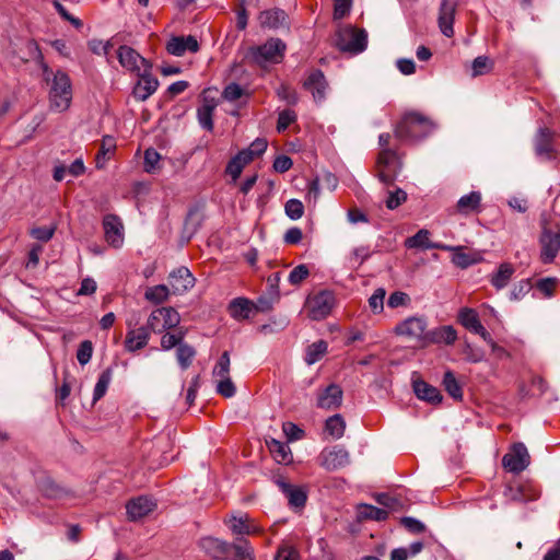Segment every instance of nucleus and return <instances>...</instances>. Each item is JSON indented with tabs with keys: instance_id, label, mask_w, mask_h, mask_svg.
<instances>
[{
	"instance_id": "f257e3e1",
	"label": "nucleus",
	"mask_w": 560,
	"mask_h": 560,
	"mask_svg": "<svg viewBox=\"0 0 560 560\" xmlns=\"http://www.w3.org/2000/svg\"><path fill=\"white\" fill-rule=\"evenodd\" d=\"M43 74L49 84V107L57 113L69 109L72 101V84L69 75L58 70L55 73L42 61Z\"/></svg>"
},
{
	"instance_id": "f03ea898",
	"label": "nucleus",
	"mask_w": 560,
	"mask_h": 560,
	"mask_svg": "<svg viewBox=\"0 0 560 560\" xmlns=\"http://www.w3.org/2000/svg\"><path fill=\"white\" fill-rule=\"evenodd\" d=\"M435 129L434 122L427 116L410 112L404 115L395 128V136L402 141L417 142L429 137Z\"/></svg>"
},
{
	"instance_id": "7ed1b4c3",
	"label": "nucleus",
	"mask_w": 560,
	"mask_h": 560,
	"mask_svg": "<svg viewBox=\"0 0 560 560\" xmlns=\"http://www.w3.org/2000/svg\"><path fill=\"white\" fill-rule=\"evenodd\" d=\"M287 45L280 38H269L259 46L250 47L247 57L259 67L282 61Z\"/></svg>"
},
{
	"instance_id": "20e7f679",
	"label": "nucleus",
	"mask_w": 560,
	"mask_h": 560,
	"mask_svg": "<svg viewBox=\"0 0 560 560\" xmlns=\"http://www.w3.org/2000/svg\"><path fill=\"white\" fill-rule=\"evenodd\" d=\"M335 44L340 51L358 55L366 49L368 33L365 30L346 25L336 32Z\"/></svg>"
},
{
	"instance_id": "39448f33",
	"label": "nucleus",
	"mask_w": 560,
	"mask_h": 560,
	"mask_svg": "<svg viewBox=\"0 0 560 560\" xmlns=\"http://www.w3.org/2000/svg\"><path fill=\"white\" fill-rule=\"evenodd\" d=\"M428 330V322L424 316H410L394 328L397 336L415 342L420 348L425 347Z\"/></svg>"
},
{
	"instance_id": "423d86ee",
	"label": "nucleus",
	"mask_w": 560,
	"mask_h": 560,
	"mask_svg": "<svg viewBox=\"0 0 560 560\" xmlns=\"http://www.w3.org/2000/svg\"><path fill=\"white\" fill-rule=\"evenodd\" d=\"M540 260L551 264L560 252V220L555 224V230L541 220V233L539 236Z\"/></svg>"
},
{
	"instance_id": "0eeeda50",
	"label": "nucleus",
	"mask_w": 560,
	"mask_h": 560,
	"mask_svg": "<svg viewBox=\"0 0 560 560\" xmlns=\"http://www.w3.org/2000/svg\"><path fill=\"white\" fill-rule=\"evenodd\" d=\"M402 163L394 150L384 149L380 152L376 162V172L378 179L389 186L396 180L400 173Z\"/></svg>"
},
{
	"instance_id": "6e6552de",
	"label": "nucleus",
	"mask_w": 560,
	"mask_h": 560,
	"mask_svg": "<svg viewBox=\"0 0 560 560\" xmlns=\"http://www.w3.org/2000/svg\"><path fill=\"white\" fill-rule=\"evenodd\" d=\"M335 306V295L331 291H320L306 302L308 315L314 320L327 317Z\"/></svg>"
},
{
	"instance_id": "1a4fd4ad",
	"label": "nucleus",
	"mask_w": 560,
	"mask_h": 560,
	"mask_svg": "<svg viewBox=\"0 0 560 560\" xmlns=\"http://www.w3.org/2000/svg\"><path fill=\"white\" fill-rule=\"evenodd\" d=\"M179 314L173 307H161L154 310L148 318V327L151 331L161 334L166 329L177 326Z\"/></svg>"
},
{
	"instance_id": "9d476101",
	"label": "nucleus",
	"mask_w": 560,
	"mask_h": 560,
	"mask_svg": "<svg viewBox=\"0 0 560 560\" xmlns=\"http://www.w3.org/2000/svg\"><path fill=\"white\" fill-rule=\"evenodd\" d=\"M529 464L530 456L523 443H515L502 458L503 467L513 474L522 472Z\"/></svg>"
},
{
	"instance_id": "9b49d317",
	"label": "nucleus",
	"mask_w": 560,
	"mask_h": 560,
	"mask_svg": "<svg viewBox=\"0 0 560 560\" xmlns=\"http://www.w3.org/2000/svg\"><path fill=\"white\" fill-rule=\"evenodd\" d=\"M273 482L288 499L292 509L304 508L307 500V492L304 487L291 485L281 476L275 477Z\"/></svg>"
},
{
	"instance_id": "f8f14e48",
	"label": "nucleus",
	"mask_w": 560,
	"mask_h": 560,
	"mask_svg": "<svg viewBox=\"0 0 560 560\" xmlns=\"http://www.w3.org/2000/svg\"><path fill=\"white\" fill-rule=\"evenodd\" d=\"M117 57L121 67L135 74L140 73L144 68H151L150 62L129 46H120Z\"/></svg>"
},
{
	"instance_id": "ddd939ff",
	"label": "nucleus",
	"mask_w": 560,
	"mask_h": 560,
	"mask_svg": "<svg viewBox=\"0 0 560 560\" xmlns=\"http://www.w3.org/2000/svg\"><path fill=\"white\" fill-rule=\"evenodd\" d=\"M534 148L536 155L544 161L557 159L556 149L553 147V132L547 128H539L534 139Z\"/></svg>"
},
{
	"instance_id": "4468645a",
	"label": "nucleus",
	"mask_w": 560,
	"mask_h": 560,
	"mask_svg": "<svg viewBox=\"0 0 560 560\" xmlns=\"http://www.w3.org/2000/svg\"><path fill=\"white\" fill-rule=\"evenodd\" d=\"M343 392L338 384H329L317 390L316 406L325 410L338 409L342 404Z\"/></svg>"
},
{
	"instance_id": "2eb2a0df",
	"label": "nucleus",
	"mask_w": 560,
	"mask_h": 560,
	"mask_svg": "<svg viewBox=\"0 0 560 560\" xmlns=\"http://www.w3.org/2000/svg\"><path fill=\"white\" fill-rule=\"evenodd\" d=\"M457 0H442L439 8L438 24L441 33L446 37L454 35V21L457 11Z\"/></svg>"
},
{
	"instance_id": "dca6fc26",
	"label": "nucleus",
	"mask_w": 560,
	"mask_h": 560,
	"mask_svg": "<svg viewBox=\"0 0 560 560\" xmlns=\"http://www.w3.org/2000/svg\"><path fill=\"white\" fill-rule=\"evenodd\" d=\"M350 462L349 453L341 447L324 450L319 455V464L325 469L332 471L345 467Z\"/></svg>"
},
{
	"instance_id": "f3484780",
	"label": "nucleus",
	"mask_w": 560,
	"mask_h": 560,
	"mask_svg": "<svg viewBox=\"0 0 560 560\" xmlns=\"http://www.w3.org/2000/svg\"><path fill=\"white\" fill-rule=\"evenodd\" d=\"M136 75L139 80L133 88V96L138 101H145L156 91L159 81L151 74V68H144L143 71Z\"/></svg>"
},
{
	"instance_id": "a211bd4d",
	"label": "nucleus",
	"mask_w": 560,
	"mask_h": 560,
	"mask_svg": "<svg viewBox=\"0 0 560 560\" xmlns=\"http://www.w3.org/2000/svg\"><path fill=\"white\" fill-rule=\"evenodd\" d=\"M106 242L115 248L124 243V225L117 215L108 214L103 220Z\"/></svg>"
},
{
	"instance_id": "6ab92c4d",
	"label": "nucleus",
	"mask_w": 560,
	"mask_h": 560,
	"mask_svg": "<svg viewBox=\"0 0 560 560\" xmlns=\"http://www.w3.org/2000/svg\"><path fill=\"white\" fill-rule=\"evenodd\" d=\"M166 50L173 56H184L188 52H197L199 50V44L195 36H172L166 43Z\"/></svg>"
},
{
	"instance_id": "aec40b11",
	"label": "nucleus",
	"mask_w": 560,
	"mask_h": 560,
	"mask_svg": "<svg viewBox=\"0 0 560 560\" xmlns=\"http://www.w3.org/2000/svg\"><path fill=\"white\" fill-rule=\"evenodd\" d=\"M171 289L174 294H183L195 285V277L187 267H179L168 276Z\"/></svg>"
},
{
	"instance_id": "412c9836",
	"label": "nucleus",
	"mask_w": 560,
	"mask_h": 560,
	"mask_svg": "<svg viewBox=\"0 0 560 560\" xmlns=\"http://www.w3.org/2000/svg\"><path fill=\"white\" fill-rule=\"evenodd\" d=\"M156 506L155 502L148 497H138L130 500L127 505V515L130 521H138L150 514Z\"/></svg>"
},
{
	"instance_id": "4be33fe9",
	"label": "nucleus",
	"mask_w": 560,
	"mask_h": 560,
	"mask_svg": "<svg viewBox=\"0 0 560 560\" xmlns=\"http://www.w3.org/2000/svg\"><path fill=\"white\" fill-rule=\"evenodd\" d=\"M199 546L213 559H225L231 553L230 544L213 537L200 539Z\"/></svg>"
},
{
	"instance_id": "5701e85b",
	"label": "nucleus",
	"mask_w": 560,
	"mask_h": 560,
	"mask_svg": "<svg viewBox=\"0 0 560 560\" xmlns=\"http://www.w3.org/2000/svg\"><path fill=\"white\" fill-rule=\"evenodd\" d=\"M304 88L310 91L315 102H322L326 96L327 82L320 70H314L310 73Z\"/></svg>"
},
{
	"instance_id": "b1692460",
	"label": "nucleus",
	"mask_w": 560,
	"mask_h": 560,
	"mask_svg": "<svg viewBox=\"0 0 560 560\" xmlns=\"http://www.w3.org/2000/svg\"><path fill=\"white\" fill-rule=\"evenodd\" d=\"M149 338L150 328L148 326L129 329L125 339V348L129 352L140 350L148 345Z\"/></svg>"
},
{
	"instance_id": "393cba45",
	"label": "nucleus",
	"mask_w": 560,
	"mask_h": 560,
	"mask_svg": "<svg viewBox=\"0 0 560 560\" xmlns=\"http://www.w3.org/2000/svg\"><path fill=\"white\" fill-rule=\"evenodd\" d=\"M482 196L479 191H470L462 196L456 203V211L463 215L480 213Z\"/></svg>"
},
{
	"instance_id": "a878e982",
	"label": "nucleus",
	"mask_w": 560,
	"mask_h": 560,
	"mask_svg": "<svg viewBox=\"0 0 560 560\" xmlns=\"http://www.w3.org/2000/svg\"><path fill=\"white\" fill-rule=\"evenodd\" d=\"M457 339V332L453 326H441L433 330H428L425 347L433 343L453 345Z\"/></svg>"
},
{
	"instance_id": "bb28decb",
	"label": "nucleus",
	"mask_w": 560,
	"mask_h": 560,
	"mask_svg": "<svg viewBox=\"0 0 560 560\" xmlns=\"http://www.w3.org/2000/svg\"><path fill=\"white\" fill-rule=\"evenodd\" d=\"M407 248H422V249H451V246L431 243L430 232L428 230H419L413 236L408 237L405 242Z\"/></svg>"
},
{
	"instance_id": "cd10ccee",
	"label": "nucleus",
	"mask_w": 560,
	"mask_h": 560,
	"mask_svg": "<svg viewBox=\"0 0 560 560\" xmlns=\"http://www.w3.org/2000/svg\"><path fill=\"white\" fill-rule=\"evenodd\" d=\"M287 13L281 9H270L259 14V23L262 27L279 28L287 24Z\"/></svg>"
},
{
	"instance_id": "c85d7f7f",
	"label": "nucleus",
	"mask_w": 560,
	"mask_h": 560,
	"mask_svg": "<svg viewBox=\"0 0 560 560\" xmlns=\"http://www.w3.org/2000/svg\"><path fill=\"white\" fill-rule=\"evenodd\" d=\"M255 310L256 307L254 304L245 298L234 299L229 305L231 316L237 320L249 318L254 314Z\"/></svg>"
},
{
	"instance_id": "c756f323",
	"label": "nucleus",
	"mask_w": 560,
	"mask_h": 560,
	"mask_svg": "<svg viewBox=\"0 0 560 560\" xmlns=\"http://www.w3.org/2000/svg\"><path fill=\"white\" fill-rule=\"evenodd\" d=\"M413 390L416 396L421 400L430 404H440L442 401L441 392L424 381L413 382Z\"/></svg>"
},
{
	"instance_id": "7c9ffc66",
	"label": "nucleus",
	"mask_w": 560,
	"mask_h": 560,
	"mask_svg": "<svg viewBox=\"0 0 560 560\" xmlns=\"http://www.w3.org/2000/svg\"><path fill=\"white\" fill-rule=\"evenodd\" d=\"M215 107L217 103L214 100L205 98L202 105L197 109L199 124L206 130L211 131L213 129L212 116Z\"/></svg>"
},
{
	"instance_id": "2f4dec72",
	"label": "nucleus",
	"mask_w": 560,
	"mask_h": 560,
	"mask_svg": "<svg viewBox=\"0 0 560 560\" xmlns=\"http://www.w3.org/2000/svg\"><path fill=\"white\" fill-rule=\"evenodd\" d=\"M514 272L513 265L503 262L499 266L497 272L491 276L490 282L495 289L501 290L508 285Z\"/></svg>"
},
{
	"instance_id": "473e14b6",
	"label": "nucleus",
	"mask_w": 560,
	"mask_h": 560,
	"mask_svg": "<svg viewBox=\"0 0 560 560\" xmlns=\"http://www.w3.org/2000/svg\"><path fill=\"white\" fill-rule=\"evenodd\" d=\"M267 445L277 463L285 465L291 463L292 454L290 447L285 443L272 439L267 442Z\"/></svg>"
},
{
	"instance_id": "72a5a7b5",
	"label": "nucleus",
	"mask_w": 560,
	"mask_h": 560,
	"mask_svg": "<svg viewBox=\"0 0 560 560\" xmlns=\"http://www.w3.org/2000/svg\"><path fill=\"white\" fill-rule=\"evenodd\" d=\"M230 546L234 553V560H255L254 548L247 539L237 538Z\"/></svg>"
},
{
	"instance_id": "f704fd0d",
	"label": "nucleus",
	"mask_w": 560,
	"mask_h": 560,
	"mask_svg": "<svg viewBox=\"0 0 560 560\" xmlns=\"http://www.w3.org/2000/svg\"><path fill=\"white\" fill-rule=\"evenodd\" d=\"M458 322L471 332H476L482 326L478 313L468 307H464L458 313Z\"/></svg>"
},
{
	"instance_id": "c9c22d12",
	"label": "nucleus",
	"mask_w": 560,
	"mask_h": 560,
	"mask_svg": "<svg viewBox=\"0 0 560 560\" xmlns=\"http://www.w3.org/2000/svg\"><path fill=\"white\" fill-rule=\"evenodd\" d=\"M359 520L385 521L388 517L386 509H380L370 504L358 505Z\"/></svg>"
},
{
	"instance_id": "e433bc0d",
	"label": "nucleus",
	"mask_w": 560,
	"mask_h": 560,
	"mask_svg": "<svg viewBox=\"0 0 560 560\" xmlns=\"http://www.w3.org/2000/svg\"><path fill=\"white\" fill-rule=\"evenodd\" d=\"M248 163L250 162L247 161V156L245 155V153H242L240 151L235 156H233L229 161L225 172L228 175L232 177L233 182H235L241 176L243 168Z\"/></svg>"
},
{
	"instance_id": "4c0bfd02",
	"label": "nucleus",
	"mask_w": 560,
	"mask_h": 560,
	"mask_svg": "<svg viewBox=\"0 0 560 560\" xmlns=\"http://www.w3.org/2000/svg\"><path fill=\"white\" fill-rule=\"evenodd\" d=\"M230 528L235 535H250L257 533V527L249 523L247 516L236 517L233 516L230 520Z\"/></svg>"
},
{
	"instance_id": "58836bf2",
	"label": "nucleus",
	"mask_w": 560,
	"mask_h": 560,
	"mask_svg": "<svg viewBox=\"0 0 560 560\" xmlns=\"http://www.w3.org/2000/svg\"><path fill=\"white\" fill-rule=\"evenodd\" d=\"M328 345L324 340H318L310 345L306 349L305 361L307 364H314L319 361L327 352Z\"/></svg>"
},
{
	"instance_id": "ea45409f",
	"label": "nucleus",
	"mask_w": 560,
	"mask_h": 560,
	"mask_svg": "<svg viewBox=\"0 0 560 560\" xmlns=\"http://www.w3.org/2000/svg\"><path fill=\"white\" fill-rule=\"evenodd\" d=\"M325 430L334 439H340L346 430V422L340 415H334L326 420Z\"/></svg>"
},
{
	"instance_id": "a19ab883",
	"label": "nucleus",
	"mask_w": 560,
	"mask_h": 560,
	"mask_svg": "<svg viewBox=\"0 0 560 560\" xmlns=\"http://www.w3.org/2000/svg\"><path fill=\"white\" fill-rule=\"evenodd\" d=\"M443 385L451 397L456 400H462L463 389L452 371L444 373Z\"/></svg>"
},
{
	"instance_id": "79ce46f5",
	"label": "nucleus",
	"mask_w": 560,
	"mask_h": 560,
	"mask_svg": "<svg viewBox=\"0 0 560 560\" xmlns=\"http://www.w3.org/2000/svg\"><path fill=\"white\" fill-rule=\"evenodd\" d=\"M170 289L165 284H158L145 290L144 298L155 304L165 302L168 299Z\"/></svg>"
},
{
	"instance_id": "37998d69",
	"label": "nucleus",
	"mask_w": 560,
	"mask_h": 560,
	"mask_svg": "<svg viewBox=\"0 0 560 560\" xmlns=\"http://www.w3.org/2000/svg\"><path fill=\"white\" fill-rule=\"evenodd\" d=\"M230 366H231L230 353H229V351H224L221 354V357L219 358L218 362L215 363V365L212 370V376L215 380L230 377Z\"/></svg>"
},
{
	"instance_id": "c03bdc74",
	"label": "nucleus",
	"mask_w": 560,
	"mask_h": 560,
	"mask_svg": "<svg viewBox=\"0 0 560 560\" xmlns=\"http://www.w3.org/2000/svg\"><path fill=\"white\" fill-rule=\"evenodd\" d=\"M116 148L115 139L105 136L102 140L100 152L96 155V167L102 168L107 160V154L112 153Z\"/></svg>"
},
{
	"instance_id": "a18cd8bd",
	"label": "nucleus",
	"mask_w": 560,
	"mask_h": 560,
	"mask_svg": "<svg viewBox=\"0 0 560 560\" xmlns=\"http://www.w3.org/2000/svg\"><path fill=\"white\" fill-rule=\"evenodd\" d=\"M112 381V371L109 369L102 372L93 392V401L100 400L106 393Z\"/></svg>"
},
{
	"instance_id": "49530a36",
	"label": "nucleus",
	"mask_w": 560,
	"mask_h": 560,
	"mask_svg": "<svg viewBox=\"0 0 560 560\" xmlns=\"http://www.w3.org/2000/svg\"><path fill=\"white\" fill-rule=\"evenodd\" d=\"M268 147V142L265 138L255 139L247 149L242 150L245 153L247 161L252 162L254 159L260 156Z\"/></svg>"
},
{
	"instance_id": "de8ad7c7",
	"label": "nucleus",
	"mask_w": 560,
	"mask_h": 560,
	"mask_svg": "<svg viewBox=\"0 0 560 560\" xmlns=\"http://www.w3.org/2000/svg\"><path fill=\"white\" fill-rule=\"evenodd\" d=\"M196 352L192 347L180 343L177 348L176 355L177 361L183 370H186L190 364L195 357Z\"/></svg>"
},
{
	"instance_id": "09e8293b",
	"label": "nucleus",
	"mask_w": 560,
	"mask_h": 560,
	"mask_svg": "<svg viewBox=\"0 0 560 560\" xmlns=\"http://www.w3.org/2000/svg\"><path fill=\"white\" fill-rule=\"evenodd\" d=\"M372 252L369 246L355 247L349 255V262L352 267H360L371 256Z\"/></svg>"
},
{
	"instance_id": "8fccbe9b",
	"label": "nucleus",
	"mask_w": 560,
	"mask_h": 560,
	"mask_svg": "<svg viewBox=\"0 0 560 560\" xmlns=\"http://www.w3.org/2000/svg\"><path fill=\"white\" fill-rule=\"evenodd\" d=\"M386 291L384 288H377L369 298V307L374 314H380L384 310V300Z\"/></svg>"
},
{
	"instance_id": "3c124183",
	"label": "nucleus",
	"mask_w": 560,
	"mask_h": 560,
	"mask_svg": "<svg viewBox=\"0 0 560 560\" xmlns=\"http://www.w3.org/2000/svg\"><path fill=\"white\" fill-rule=\"evenodd\" d=\"M492 67L493 62L487 56H479L472 61V77L489 73Z\"/></svg>"
},
{
	"instance_id": "603ef678",
	"label": "nucleus",
	"mask_w": 560,
	"mask_h": 560,
	"mask_svg": "<svg viewBox=\"0 0 560 560\" xmlns=\"http://www.w3.org/2000/svg\"><path fill=\"white\" fill-rule=\"evenodd\" d=\"M533 284L529 279H523L518 281L514 287L512 288L510 292V300L512 301H520L522 300L526 294L529 293L532 290Z\"/></svg>"
},
{
	"instance_id": "864d4df0",
	"label": "nucleus",
	"mask_w": 560,
	"mask_h": 560,
	"mask_svg": "<svg viewBox=\"0 0 560 560\" xmlns=\"http://www.w3.org/2000/svg\"><path fill=\"white\" fill-rule=\"evenodd\" d=\"M559 283V280L555 277H548L539 279L536 282V288L539 290L544 296L551 298L555 293L556 287Z\"/></svg>"
},
{
	"instance_id": "5fc2aeb1",
	"label": "nucleus",
	"mask_w": 560,
	"mask_h": 560,
	"mask_svg": "<svg viewBox=\"0 0 560 560\" xmlns=\"http://www.w3.org/2000/svg\"><path fill=\"white\" fill-rule=\"evenodd\" d=\"M285 214L292 219L298 220L300 219L304 213V206L303 203L298 199H290L285 202L284 206Z\"/></svg>"
},
{
	"instance_id": "6e6d98bb",
	"label": "nucleus",
	"mask_w": 560,
	"mask_h": 560,
	"mask_svg": "<svg viewBox=\"0 0 560 560\" xmlns=\"http://www.w3.org/2000/svg\"><path fill=\"white\" fill-rule=\"evenodd\" d=\"M217 393L225 398H231L236 393V387L231 377L217 380Z\"/></svg>"
},
{
	"instance_id": "4d7b16f0",
	"label": "nucleus",
	"mask_w": 560,
	"mask_h": 560,
	"mask_svg": "<svg viewBox=\"0 0 560 560\" xmlns=\"http://www.w3.org/2000/svg\"><path fill=\"white\" fill-rule=\"evenodd\" d=\"M244 93V89L240 84L233 82L224 88L222 97L228 102H235L240 100Z\"/></svg>"
},
{
	"instance_id": "13d9d810",
	"label": "nucleus",
	"mask_w": 560,
	"mask_h": 560,
	"mask_svg": "<svg viewBox=\"0 0 560 560\" xmlns=\"http://www.w3.org/2000/svg\"><path fill=\"white\" fill-rule=\"evenodd\" d=\"M411 302V299L410 296L402 292V291H395L393 292L388 300H387V305L390 307V308H397V307H400V306H408Z\"/></svg>"
},
{
	"instance_id": "bf43d9fd",
	"label": "nucleus",
	"mask_w": 560,
	"mask_h": 560,
	"mask_svg": "<svg viewBox=\"0 0 560 560\" xmlns=\"http://www.w3.org/2000/svg\"><path fill=\"white\" fill-rule=\"evenodd\" d=\"M56 231V226H37L33 228L30 231V234L33 238L42 241V242H48L51 240Z\"/></svg>"
},
{
	"instance_id": "052dcab7",
	"label": "nucleus",
	"mask_w": 560,
	"mask_h": 560,
	"mask_svg": "<svg viewBox=\"0 0 560 560\" xmlns=\"http://www.w3.org/2000/svg\"><path fill=\"white\" fill-rule=\"evenodd\" d=\"M93 354V345L90 340L82 341L77 351V359L81 365L90 362Z\"/></svg>"
},
{
	"instance_id": "680f3d73",
	"label": "nucleus",
	"mask_w": 560,
	"mask_h": 560,
	"mask_svg": "<svg viewBox=\"0 0 560 560\" xmlns=\"http://www.w3.org/2000/svg\"><path fill=\"white\" fill-rule=\"evenodd\" d=\"M463 353L465 359L471 363H478L485 360V351L480 348L466 343Z\"/></svg>"
},
{
	"instance_id": "e2e57ef3",
	"label": "nucleus",
	"mask_w": 560,
	"mask_h": 560,
	"mask_svg": "<svg viewBox=\"0 0 560 560\" xmlns=\"http://www.w3.org/2000/svg\"><path fill=\"white\" fill-rule=\"evenodd\" d=\"M450 250L454 252L452 261L455 266L460 267V268H467L474 264V259H471L469 255L463 253L460 247H452L451 246Z\"/></svg>"
},
{
	"instance_id": "0e129e2a",
	"label": "nucleus",
	"mask_w": 560,
	"mask_h": 560,
	"mask_svg": "<svg viewBox=\"0 0 560 560\" xmlns=\"http://www.w3.org/2000/svg\"><path fill=\"white\" fill-rule=\"evenodd\" d=\"M161 159V155L154 149H148L144 152V171L147 173H153L156 168V165Z\"/></svg>"
},
{
	"instance_id": "69168bd1",
	"label": "nucleus",
	"mask_w": 560,
	"mask_h": 560,
	"mask_svg": "<svg viewBox=\"0 0 560 560\" xmlns=\"http://www.w3.org/2000/svg\"><path fill=\"white\" fill-rule=\"evenodd\" d=\"M352 0H334V20H341L351 10Z\"/></svg>"
},
{
	"instance_id": "338daca9",
	"label": "nucleus",
	"mask_w": 560,
	"mask_h": 560,
	"mask_svg": "<svg viewBox=\"0 0 560 560\" xmlns=\"http://www.w3.org/2000/svg\"><path fill=\"white\" fill-rule=\"evenodd\" d=\"M406 199L407 194L402 189L397 188L395 191L389 192L388 198L386 199V207L394 210L405 202Z\"/></svg>"
},
{
	"instance_id": "774afa93",
	"label": "nucleus",
	"mask_w": 560,
	"mask_h": 560,
	"mask_svg": "<svg viewBox=\"0 0 560 560\" xmlns=\"http://www.w3.org/2000/svg\"><path fill=\"white\" fill-rule=\"evenodd\" d=\"M275 560H300V555L294 547L282 546L278 549Z\"/></svg>"
}]
</instances>
